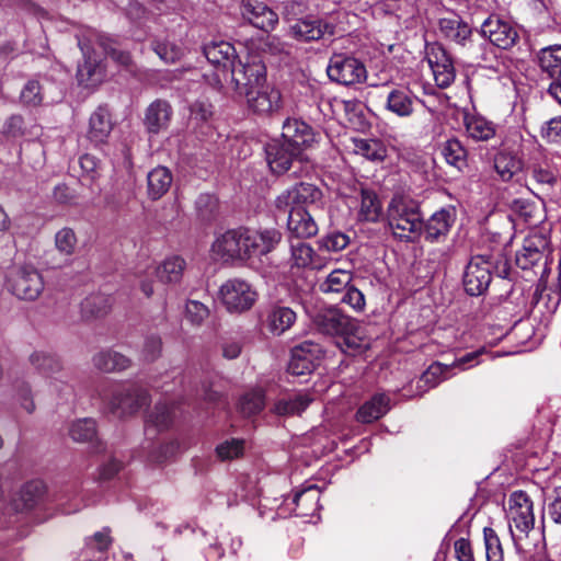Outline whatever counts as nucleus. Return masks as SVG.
Segmentation results:
<instances>
[{
    "mask_svg": "<svg viewBox=\"0 0 561 561\" xmlns=\"http://www.w3.org/2000/svg\"><path fill=\"white\" fill-rule=\"evenodd\" d=\"M388 225L396 238L415 241L424 228L420 206L413 201L393 198L388 207Z\"/></svg>",
    "mask_w": 561,
    "mask_h": 561,
    "instance_id": "nucleus-1",
    "label": "nucleus"
},
{
    "mask_svg": "<svg viewBox=\"0 0 561 561\" xmlns=\"http://www.w3.org/2000/svg\"><path fill=\"white\" fill-rule=\"evenodd\" d=\"M108 413L117 417L131 415L148 404V393L140 388H125L115 385H103L98 389Z\"/></svg>",
    "mask_w": 561,
    "mask_h": 561,
    "instance_id": "nucleus-2",
    "label": "nucleus"
},
{
    "mask_svg": "<svg viewBox=\"0 0 561 561\" xmlns=\"http://www.w3.org/2000/svg\"><path fill=\"white\" fill-rule=\"evenodd\" d=\"M237 239V247L240 248L238 261H245L272 252L280 242L282 233L274 228L264 230L239 228Z\"/></svg>",
    "mask_w": 561,
    "mask_h": 561,
    "instance_id": "nucleus-3",
    "label": "nucleus"
},
{
    "mask_svg": "<svg viewBox=\"0 0 561 561\" xmlns=\"http://www.w3.org/2000/svg\"><path fill=\"white\" fill-rule=\"evenodd\" d=\"M507 518L513 540L519 545L534 529L533 502L524 491L513 492L508 500Z\"/></svg>",
    "mask_w": 561,
    "mask_h": 561,
    "instance_id": "nucleus-4",
    "label": "nucleus"
},
{
    "mask_svg": "<svg viewBox=\"0 0 561 561\" xmlns=\"http://www.w3.org/2000/svg\"><path fill=\"white\" fill-rule=\"evenodd\" d=\"M90 30L78 35V46L83 55V62L79 64L77 79L79 84L92 88L101 83L105 76V68L101 56L96 53L95 42H89Z\"/></svg>",
    "mask_w": 561,
    "mask_h": 561,
    "instance_id": "nucleus-5",
    "label": "nucleus"
},
{
    "mask_svg": "<svg viewBox=\"0 0 561 561\" xmlns=\"http://www.w3.org/2000/svg\"><path fill=\"white\" fill-rule=\"evenodd\" d=\"M230 71L234 90L240 95L256 89L266 80L265 65L255 55H247L243 59L238 58Z\"/></svg>",
    "mask_w": 561,
    "mask_h": 561,
    "instance_id": "nucleus-6",
    "label": "nucleus"
},
{
    "mask_svg": "<svg viewBox=\"0 0 561 561\" xmlns=\"http://www.w3.org/2000/svg\"><path fill=\"white\" fill-rule=\"evenodd\" d=\"M8 287L19 299L36 300L44 290L42 274L31 265L13 267L8 274Z\"/></svg>",
    "mask_w": 561,
    "mask_h": 561,
    "instance_id": "nucleus-7",
    "label": "nucleus"
},
{
    "mask_svg": "<svg viewBox=\"0 0 561 561\" xmlns=\"http://www.w3.org/2000/svg\"><path fill=\"white\" fill-rule=\"evenodd\" d=\"M327 73L331 81L342 85L363 83L367 78L365 65L346 54H333L329 60Z\"/></svg>",
    "mask_w": 561,
    "mask_h": 561,
    "instance_id": "nucleus-8",
    "label": "nucleus"
},
{
    "mask_svg": "<svg viewBox=\"0 0 561 561\" xmlns=\"http://www.w3.org/2000/svg\"><path fill=\"white\" fill-rule=\"evenodd\" d=\"M220 299L229 312L249 310L256 300V291L243 279H228L220 287Z\"/></svg>",
    "mask_w": 561,
    "mask_h": 561,
    "instance_id": "nucleus-9",
    "label": "nucleus"
},
{
    "mask_svg": "<svg viewBox=\"0 0 561 561\" xmlns=\"http://www.w3.org/2000/svg\"><path fill=\"white\" fill-rule=\"evenodd\" d=\"M322 203V192L314 184L300 182L282 192L275 199V206L279 210L293 207H318Z\"/></svg>",
    "mask_w": 561,
    "mask_h": 561,
    "instance_id": "nucleus-10",
    "label": "nucleus"
},
{
    "mask_svg": "<svg viewBox=\"0 0 561 561\" xmlns=\"http://www.w3.org/2000/svg\"><path fill=\"white\" fill-rule=\"evenodd\" d=\"M335 33V26L327 20L306 16L290 23L288 34L301 42L319 41L331 37Z\"/></svg>",
    "mask_w": 561,
    "mask_h": 561,
    "instance_id": "nucleus-11",
    "label": "nucleus"
},
{
    "mask_svg": "<svg viewBox=\"0 0 561 561\" xmlns=\"http://www.w3.org/2000/svg\"><path fill=\"white\" fill-rule=\"evenodd\" d=\"M491 283V263L483 255L471 257L463 273L465 290L471 296L483 294Z\"/></svg>",
    "mask_w": 561,
    "mask_h": 561,
    "instance_id": "nucleus-12",
    "label": "nucleus"
},
{
    "mask_svg": "<svg viewBox=\"0 0 561 561\" xmlns=\"http://www.w3.org/2000/svg\"><path fill=\"white\" fill-rule=\"evenodd\" d=\"M481 35L489 38L490 43L499 48L513 47L518 38L517 30L497 15H490L481 25Z\"/></svg>",
    "mask_w": 561,
    "mask_h": 561,
    "instance_id": "nucleus-13",
    "label": "nucleus"
},
{
    "mask_svg": "<svg viewBox=\"0 0 561 561\" xmlns=\"http://www.w3.org/2000/svg\"><path fill=\"white\" fill-rule=\"evenodd\" d=\"M280 139L302 153L318 142V134L307 123L287 118L283 123Z\"/></svg>",
    "mask_w": 561,
    "mask_h": 561,
    "instance_id": "nucleus-14",
    "label": "nucleus"
},
{
    "mask_svg": "<svg viewBox=\"0 0 561 561\" xmlns=\"http://www.w3.org/2000/svg\"><path fill=\"white\" fill-rule=\"evenodd\" d=\"M321 354L322 351L318 344L304 342L291 350L287 369L295 376L310 374L317 367Z\"/></svg>",
    "mask_w": 561,
    "mask_h": 561,
    "instance_id": "nucleus-15",
    "label": "nucleus"
},
{
    "mask_svg": "<svg viewBox=\"0 0 561 561\" xmlns=\"http://www.w3.org/2000/svg\"><path fill=\"white\" fill-rule=\"evenodd\" d=\"M250 110L260 115H270L282 107L280 92L272 85L261 84L243 94Z\"/></svg>",
    "mask_w": 561,
    "mask_h": 561,
    "instance_id": "nucleus-16",
    "label": "nucleus"
},
{
    "mask_svg": "<svg viewBox=\"0 0 561 561\" xmlns=\"http://www.w3.org/2000/svg\"><path fill=\"white\" fill-rule=\"evenodd\" d=\"M266 159L273 173L283 174L302 159V153L282 139H274L266 146Z\"/></svg>",
    "mask_w": 561,
    "mask_h": 561,
    "instance_id": "nucleus-17",
    "label": "nucleus"
},
{
    "mask_svg": "<svg viewBox=\"0 0 561 561\" xmlns=\"http://www.w3.org/2000/svg\"><path fill=\"white\" fill-rule=\"evenodd\" d=\"M316 327L323 333L340 337L355 328V320L334 307L320 310L313 318Z\"/></svg>",
    "mask_w": 561,
    "mask_h": 561,
    "instance_id": "nucleus-18",
    "label": "nucleus"
},
{
    "mask_svg": "<svg viewBox=\"0 0 561 561\" xmlns=\"http://www.w3.org/2000/svg\"><path fill=\"white\" fill-rule=\"evenodd\" d=\"M241 14L254 27L265 32L272 31L278 22L277 14L265 3L260 1H243Z\"/></svg>",
    "mask_w": 561,
    "mask_h": 561,
    "instance_id": "nucleus-19",
    "label": "nucleus"
},
{
    "mask_svg": "<svg viewBox=\"0 0 561 561\" xmlns=\"http://www.w3.org/2000/svg\"><path fill=\"white\" fill-rule=\"evenodd\" d=\"M528 188L536 195H548L557 183V173L547 162H537L529 167Z\"/></svg>",
    "mask_w": 561,
    "mask_h": 561,
    "instance_id": "nucleus-20",
    "label": "nucleus"
},
{
    "mask_svg": "<svg viewBox=\"0 0 561 561\" xmlns=\"http://www.w3.org/2000/svg\"><path fill=\"white\" fill-rule=\"evenodd\" d=\"M287 228L296 240L311 238L318 232V225L313 216L302 207H293L289 210Z\"/></svg>",
    "mask_w": 561,
    "mask_h": 561,
    "instance_id": "nucleus-21",
    "label": "nucleus"
},
{
    "mask_svg": "<svg viewBox=\"0 0 561 561\" xmlns=\"http://www.w3.org/2000/svg\"><path fill=\"white\" fill-rule=\"evenodd\" d=\"M113 129V123L108 110L99 106L90 116L88 138L95 146L102 145L108 138Z\"/></svg>",
    "mask_w": 561,
    "mask_h": 561,
    "instance_id": "nucleus-22",
    "label": "nucleus"
},
{
    "mask_svg": "<svg viewBox=\"0 0 561 561\" xmlns=\"http://www.w3.org/2000/svg\"><path fill=\"white\" fill-rule=\"evenodd\" d=\"M290 257L288 264L291 270L320 268L322 266L319 256L312 247L301 240L289 241Z\"/></svg>",
    "mask_w": 561,
    "mask_h": 561,
    "instance_id": "nucleus-23",
    "label": "nucleus"
},
{
    "mask_svg": "<svg viewBox=\"0 0 561 561\" xmlns=\"http://www.w3.org/2000/svg\"><path fill=\"white\" fill-rule=\"evenodd\" d=\"M438 28L444 37L461 46L467 45L472 33L470 26L456 14L440 18L438 20Z\"/></svg>",
    "mask_w": 561,
    "mask_h": 561,
    "instance_id": "nucleus-24",
    "label": "nucleus"
},
{
    "mask_svg": "<svg viewBox=\"0 0 561 561\" xmlns=\"http://www.w3.org/2000/svg\"><path fill=\"white\" fill-rule=\"evenodd\" d=\"M172 117V107L164 100L153 101L147 108L145 125L149 133L158 134L168 128Z\"/></svg>",
    "mask_w": 561,
    "mask_h": 561,
    "instance_id": "nucleus-25",
    "label": "nucleus"
},
{
    "mask_svg": "<svg viewBox=\"0 0 561 561\" xmlns=\"http://www.w3.org/2000/svg\"><path fill=\"white\" fill-rule=\"evenodd\" d=\"M417 98L408 89H392L386 100V110L398 117L407 118L414 113V104Z\"/></svg>",
    "mask_w": 561,
    "mask_h": 561,
    "instance_id": "nucleus-26",
    "label": "nucleus"
},
{
    "mask_svg": "<svg viewBox=\"0 0 561 561\" xmlns=\"http://www.w3.org/2000/svg\"><path fill=\"white\" fill-rule=\"evenodd\" d=\"M206 59L214 66L231 69L238 60L236 48L228 42H213L204 46Z\"/></svg>",
    "mask_w": 561,
    "mask_h": 561,
    "instance_id": "nucleus-27",
    "label": "nucleus"
},
{
    "mask_svg": "<svg viewBox=\"0 0 561 561\" xmlns=\"http://www.w3.org/2000/svg\"><path fill=\"white\" fill-rule=\"evenodd\" d=\"M390 410V398L385 393H377L366 401L356 412V420L360 423H371L382 417Z\"/></svg>",
    "mask_w": 561,
    "mask_h": 561,
    "instance_id": "nucleus-28",
    "label": "nucleus"
},
{
    "mask_svg": "<svg viewBox=\"0 0 561 561\" xmlns=\"http://www.w3.org/2000/svg\"><path fill=\"white\" fill-rule=\"evenodd\" d=\"M434 58L435 59L430 58L428 62L433 71L435 82L439 88H447L454 82L456 77L451 58L443 49H439L437 54H434Z\"/></svg>",
    "mask_w": 561,
    "mask_h": 561,
    "instance_id": "nucleus-29",
    "label": "nucleus"
},
{
    "mask_svg": "<svg viewBox=\"0 0 561 561\" xmlns=\"http://www.w3.org/2000/svg\"><path fill=\"white\" fill-rule=\"evenodd\" d=\"M311 402L312 398L308 393H296L278 399L272 411L279 416L299 415Z\"/></svg>",
    "mask_w": 561,
    "mask_h": 561,
    "instance_id": "nucleus-30",
    "label": "nucleus"
},
{
    "mask_svg": "<svg viewBox=\"0 0 561 561\" xmlns=\"http://www.w3.org/2000/svg\"><path fill=\"white\" fill-rule=\"evenodd\" d=\"M538 65L542 72L553 80L561 78V44L541 48L537 54Z\"/></svg>",
    "mask_w": 561,
    "mask_h": 561,
    "instance_id": "nucleus-31",
    "label": "nucleus"
},
{
    "mask_svg": "<svg viewBox=\"0 0 561 561\" xmlns=\"http://www.w3.org/2000/svg\"><path fill=\"white\" fill-rule=\"evenodd\" d=\"M237 229L228 230L217 237L211 245L214 255L225 262L238 261V257H240V248L237 247Z\"/></svg>",
    "mask_w": 561,
    "mask_h": 561,
    "instance_id": "nucleus-32",
    "label": "nucleus"
},
{
    "mask_svg": "<svg viewBox=\"0 0 561 561\" xmlns=\"http://www.w3.org/2000/svg\"><path fill=\"white\" fill-rule=\"evenodd\" d=\"M295 321L296 313L290 308L284 306H273L266 317L268 330L276 335L287 331Z\"/></svg>",
    "mask_w": 561,
    "mask_h": 561,
    "instance_id": "nucleus-33",
    "label": "nucleus"
},
{
    "mask_svg": "<svg viewBox=\"0 0 561 561\" xmlns=\"http://www.w3.org/2000/svg\"><path fill=\"white\" fill-rule=\"evenodd\" d=\"M496 173L503 181H510L523 169L522 159L507 150H501L494 159Z\"/></svg>",
    "mask_w": 561,
    "mask_h": 561,
    "instance_id": "nucleus-34",
    "label": "nucleus"
},
{
    "mask_svg": "<svg viewBox=\"0 0 561 561\" xmlns=\"http://www.w3.org/2000/svg\"><path fill=\"white\" fill-rule=\"evenodd\" d=\"M465 127L468 136L476 141H486L495 135L494 124L480 115H467Z\"/></svg>",
    "mask_w": 561,
    "mask_h": 561,
    "instance_id": "nucleus-35",
    "label": "nucleus"
},
{
    "mask_svg": "<svg viewBox=\"0 0 561 561\" xmlns=\"http://www.w3.org/2000/svg\"><path fill=\"white\" fill-rule=\"evenodd\" d=\"M89 42H95L98 47L101 48L105 55L110 56L118 65L126 68L131 66L130 55L125 50L117 49L114 42L110 37L100 34L96 31L90 30Z\"/></svg>",
    "mask_w": 561,
    "mask_h": 561,
    "instance_id": "nucleus-36",
    "label": "nucleus"
},
{
    "mask_svg": "<svg viewBox=\"0 0 561 561\" xmlns=\"http://www.w3.org/2000/svg\"><path fill=\"white\" fill-rule=\"evenodd\" d=\"M147 181L149 197L159 199L169 191L172 184V174L169 169L158 167L148 173Z\"/></svg>",
    "mask_w": 561,
    "mask_h": 561,
    "instance_id": "nucleus-37",
    "label": "nucleus"
},
{
    "mask_svg": "<svg viewBox=\"0 0 561 561\" xmlns=\"http://www.w3.org/2000/svg\"><path fill=\"white\" fill-rule=\"evenodd\" d=\"M442 154L445 161L458 171H463L468 167V151L457 138L448 139L443 144Z\"/></svg>",
    "mask_w": 561,
    "mask_h": 561,
    "instance_id": "nucleus-38",
    "label": "nucleus"
},
{
    "mask_svg": "<svg viewBox=\"0 0 561 561\" xmlns=\"http://www.w3.org/2000/svg\"><path fill=\"white\" fill-rule=\"evenodd\" d=\"M382 215L381 203L373 191L362 190L358 219L362 221L376 222Z\"/></svg>",
    "mask_w": 561,
    "mask_h": 561,
    "instance_id": "nucleus-39",
    "label": "nucleus"
},
{
    "mask_svg": "<svg viewBox=\"0 0 561 561\" xmlns=\"http://www.w3.org/2000/svg\"><path fill=\"white\" fill-rule=\"evenodd\" d=\"M450 211L440 209L432 215V217L424 224L423 231L425 238L430 241L437 240L440 236H445L451 226Z\"/></svg>",
    "mask_w": 561,
    "mask_h": 561,
    "instance_id": "nucleus-40",
    "label": "nucleus"
},
{
    "mask_svg": "<svg viewBox=\"0 0 561 561\" xmlns=\"http://www.w3.org/2000/svg\"><path fill=\"white\" fill-rule=\"evenodd\" d=\"M320 491L316 486H309L294 496L296 515L312 516L319 510Z\"/></svg>",
    "mask_w": 561,
    "mask_h": 561,
    "instance_id": "nucleus-41",
    "label": "nucleus"
},
{
    "mask_svg": "<svg viewBox=\"0 0 561 561\" xmlns=\"http://www.w3.org/2000/svg\"><path fill=\"white\" fill-rule=\"evenodd\" d=\"M185 265L181 256H170L156 267V275L162 283H178L182 278Z\"/></svg>",
    "mask_w": 561,
    "mask_h": 561,
    "instance_id": "nucleus-42",
    "label": "nucleus"
},
{
    "mask_svg": "<svg viewBox=\"0 0 561 561\" xmlns=\"http://www.w3.org/2000/svg\"><path fill=\"white\" fill-rule=\"evenodd\" d=\"M94 366L105 373L124 370L129 367L130 360L115 351H102L93 357Z\"/></svg>",
    "mask_w": 561,
    "mask_h": 561,
    "instance_id": "nucleus-43",
    "label": "nucleus"
},
{
    "mask_svg": "<svg viewBox=\"0 0 561 561\" xmlns=\"http://www.w3.org/2000/svg\"><path fill=\"white\" fill-rule=\"evenodd\" d=\"M173 421V410L168 403H157L154 410L147 420L146 433L149 434L152 428L164 431L169 428Z\"/></svg>",
    "mask_w": 561,
    "mask_h": 561,
    "instance_id": "nucleus-44",
    "label": "nucleus"
},
{
    "mask_svg": "<svg viewBox=\"0 0 561 561\" xmlns=\"http://www.w3.org/2000/svg\"><path fill=\"white\" fill-rule=\"evenodd\" d=\"M352 274L345 270H334L320 284V290L325 294H340L345 290L352 282Z\"/></svg>",
    "mask_w": 561,
    "mask_h": 561,
    "instance_id": "nucleus-45",
    "label": "nucleus"
},
{
    "mask_svg": "<svg viewBox=\"0 0 561 561\" xmlns=\"http://www.w3.org/2000/svg\"><path fill=\"white\" fill-rule=\"evenodd\" d=\"M111 298L103 294H94L81 302L82 314L87 318L102 317L111 309Z\"/></svg>",
    "mask_w": 561,
    "mask_h": 561,
    "instance_id": "nucleus-46",
    "label": "nucleus"
},
{
    "mask_svg": "<svg viewBox=\"0 0 561 561\" xmlns=\"http://www.w3.org/2000/svg\"><path fill=\"white\" fill-rule=\"evenodd\" d=\"M354 152L371 161H381L385 149L380 141L375 139H353Z\"/></svg>",
    "mask_w": 561,
    "mask_h": 561,
    "instance_id": "nucleus-47",
    "label": "nucleus"
},
{
    "mask_svg": "<svg viewBox=\"0 0 561 561\" xmlns=\"http://www.w3.org/2000/svg\"><path fill=\"white\" fill-rule=\"evenodd\" d=\"M96 435V425L93 419H81L71 423L69 436L78 443L92 440Z\"/></svg>",
    "mask_w": 561,
    "mask_h": 561,
    "instance_id": "nucleus-48",
    "label": "nucleus"
},
{
    "mask_svg": "<svg viewBox=\"0 0 561 561\" xmlns=\"http://www.w3.org/2000/svg\"><path fill=\"white\" fill-rule=\"evenodd\" d=\"M449 369V365L433 363L421 376L417 381V388H423V391H426L437 386L442 380L447 378L445 375Z\"/></svg>",
    "mask_w": 561,
    "mask_h": 561,
    "instance_id": "nucleus-49",
    "label": "nucleus"
},
{
    "mask_svg": "<svg viewBox=\"0 0 561 561\" xmlns=\"http://www.w3.org/2000/svg\"><path fill=\"white\" fill-rule=\"evenodd\" d=\"M337 346L347 354H355L357 352H362L366 347L365 341L360 337L358 333L357 323L355 322V328L350 330V332L343 333L336 341Z\"/></svg>",
    "mask_w": 561,
    "mask_h": 561,
    "instance_id": "nucleus-50",
    "label": "nucleus"
},
{
    "mask_svg": "<svg viewBox=\"0 0 561 561\" xmlns=\"http://www.w3.org/2000/svg\"><path fill=\"white\" fill-rule=\"evenodd\" d=\"M264 405V393L261 390L250 391L245 393L240 400V410L247 416H251L261 412Z\"/></svg>",
    "mask_w": 561,
    "mask_h": 561,
    "instance_id": "nucleus-51",
    "label": "nucleus"
},
{
    "mask_svg": "<svg viewBox=\"0 0 561 561\" xmlns=\"http://www.w3.org/2000/svg\"><path fill=\"white\" fill-rule=\"evenodd\" d=\"M485 557L488 561H503V549L495 530L485 527L483 530Z\"/></svg>",
    "mask_w": 561,
    "mask_h": 561,
    "instance_id": "nucleus-52",
    "label": "nucleus"
},
{
    "mask_svg": "<svg viewBox=\"0 0 561 561\" xmlns=\"http://www.w3.org/2000/svg\"><path fill=\"white\" fill-rule=\"evenodd\" d=\"M542 259V253L533 244L527 241L523 249L516 253V264L523 270H528L536 265Z\"/></svg>",
    "mask_w": 561,
    "mask_h": 561,
    "instance_id": "nucleus-53",
    "label": "nucleus"
},
{
    "mask_svg": "<svg viewBox=\"0 0 561 561\" xmlns=\"http://www.w3.org/2000/svg\"><path fill=\"white\" fill-rule=\"evenodd\" d=\"M209 317V309L198 300L188 299L185 305V318L193 325H201Z\"/></svg>",
    "mask_w": 561,
    "mask_h": 561,
    "instance_id": "nucleus-54",
    "label": "nucleus"
},
{
    "mask_svg": "<svg viewBox=\"0 0 561 561\" xmlns=\"http://www.w3.org/2000/svg\"><path fill=\"white\" fill-rule=\"evenodd\" d=\"M42 493L43 486L39 482L26 483L20 492V500L22 504H18L16 507L21 510H30L34 507Z\"/></svg>",
    "mask_w": 561,
    "mask_h": 561,
    "instance_id": "nucleus-55",
    "label": "nucleus"
},
{
    "mask_svg": "<svg viewBox=\"0 0 561 561\" xmlns=\"http://www.w3.org/2000/svg\"><path fill=\"white\" fill-rule=\"evenodd\" d=\"M55 244L57 250L64 255H71L77 245V238L72 229L62 228L56 233Z\"/></svg>",
    "mask_w": 561,
    "mask_h": 561,
    "instance_id": "nucleus-56",
    "label": "nucleus"
},
{
    "mask_svg": "<svg viewBox=\"0 0 561 561\" xmlns=\"http://www.w3.org/2000/svg\"><path fill=\"white\" fill-rule=\"evenodd\" d=\"M21 100L28 106H37L44 100L43 88L36 80H30L21 92Z\"/></svg>",
    "mask_w": 561,
    "mask_h": 561,
    "instance_id": "nucleus-57",
    "label": "nucleus"
},
{
    "mask_svg": "<svg viewBox=\"0 0 561 561\" xmlns=\"http://www.w3.org/2000/svg\"><path fill=\"white\" fill-rule=\"evenodd\" d=\"M30 359L36 369L45 374L57 373L61 367L56 357L44 353H34Z\"/></svg>",
    "mask_w": 561,
    "mask_h": 561,
    "instance_id": "nucleus-58",
    "label": "nucleus"
},
{
    "mask_svg": "<svg viewBox=\"0 0 561 561\" xmlns=\"http://www.w3.org/2000/svg\"><path fill=\"white\" fill-rule=\"evenodd\" d=\"M243 440L231 439L226 440L217 446L216 454L221 460H231L243 454Z\"/></svg>",
    "mask_w": 561,
    "mask_h": 561,
    "instance_id": "nucleus-59",
    "label": "nucleus"
},
{
    "mask_svg": "<svg viewBox=\"0 0 561 561\" xmlns=\"http://www.w3.org/2000/svg\"><path fill=\"white\" fill-rule=\"evenodd\" d=\"M153 50L165 64H173L183 56L182 48L172 43H157Z\"/></svg>",
    "mask_w": 561,
    "mask_h": 561,
    "instance_id": "nucleus-60",
    "label": "nucleus"
},
{
    "mask_svg": "<svg viewBox=\"0 0 561 561\" xmlns=\"http://www.w3.org/2000/svg\"><path fill=\"white\" fill-rule=\"evenodd\" d=\"M541 137L551 144L561 142V116H556L541 127Z\"/></svg>",
    "mask_w": 561,
    "mask_h": 561,
    "instance_id": "nucleus-61",
    "label": "nucleus"
},
{
    "mask_svg": "<svg viewBox=\"0 0 561 561\" xmlns=\"http://www.w3.org/2000/svg\"><path fill=\"white\" fill-rule=\"evenodd\" d=\"M162 351V341L158 335H148L145 339L144 347H142V357L147 362L156 360Z\"/></svg>",
    "mask_w": 561,
    "mask_h": 561,
    "instance_id": "nucleus-62",
    "label": "nucleus"
},
{
    "mask_svg": "<svg viewBox=\"0 0 561 561\" xmlns=\"http://www.w3.org/2000/svg\"><path fill=\"white\" fill-rule=\"evenodd\" d=\"M350 243V238L343 232H332L321 240V245L328 251H342Z\"/></svg>",
    "mask_w": 561,
    "mask_h": 561,
    "instance_id": "nucleus-63",
    "label": "nucleus"
},
{
    "mask_svg": "<svg viewBox=\"0 0 561 561\" xmlns=\"http://www.w3.org/2000/svg\"><path fill=\"white\" fill-rule=\"evenodd\" d=\"M179 449V444L174 440L169 442L164 445L159 446L151 451L149 458L150 461L161 465L173 457Z\"/></svg>",
    "mask_w": 561,
    "mask_h": 561,
    "instance_id": "nucleus-64",
    "label": "nucleus"
}]
</instances>
